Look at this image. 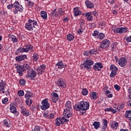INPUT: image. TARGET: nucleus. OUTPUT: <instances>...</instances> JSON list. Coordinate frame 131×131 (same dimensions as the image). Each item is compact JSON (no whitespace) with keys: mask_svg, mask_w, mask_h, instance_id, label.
Here are the masks:
<instances>
[{"mask_svg":"<svg viewBox=\"0 0 131 131\" xmlns=\"http://www.w3.org/2000/svg\"><path fill=\"white\" fill-rule=\"evenodd\" d=\"M74 108L76 111H86L90 108V104L85 101H81L74 106Z\"/></svg>","mask_w":131,"mask_h":131,"instance_id":"f257e3e1","label":"nucleus"},{"mask_svg":"<svg viewBox=\"0 0 131 131\" xmlns=\"http://www.w3.org/2000/svg\"><path fill=\"white\" fill-rule=\"evenodd\" d=\"M38 26H37V21L34 19H29L28 20V23L25 25L26 29L29 31H31L33 30L34 28H37Z\"/></svg>","mask_w":131,"mask_h":131,"instance_id":"f03ea898","label":"nucleus"},{"mask_svg":"<svg viewBox=\"0 0 131 131\" xmlns=\"http://www.w3.org/2000/svg\"><path fill=\"white\" fill-rule=\"evenodd\" d=\"M94 64V61L92 60L86 59L84 61L83 63L80 65L81 69L84 68V69H91V67Z\"/></svg>","mask_w":131,"mask_h":131,"instance_id":"7ed1b4c3","label":"nucleus"},{"mask_svg":"<svg viewBox=\"0 0 131 131\" xmlns=\"http://www.w3.org/2000/svg\"><path fill=\"white\" fill-rule=\"evenodd\" d=\"M110 70H111V73L110 74V77L113 78L115 77L116 74H117V71H118V68L115 66L114 64H112L110 66Z\"/></svg>","mask_w":131,"mask_h":131,"instance_id":"20e7f679","label":"nucleus"},{"mask_svg":"<svg viewBox=\"0 0 131 131\" xmlns=\"http://www.w3.org/2000/svg\"><path fill=\"white\" fill-rule=\"evenodd\" d=\"M110 46V41L107 39H104V40L102 41L100 43L99 48L101 49H107V48H109Z\"/></svg>","mask_w":131,"mask_h":131,"instance_id":"39448f33","label":"nucleus"},{"mask_svg":"<svg viewBox=\"0 0 131 131\" xmlns=\"http://www.w3.org/2000/svg\"><path fill=\"white\" fill-rule=\"evenodd\" d=\"M63 116L66 118H70L72 116V112L71 111V107H67L64 109L63 112Z\"/></svg>","mask_w":131,"mask_h":131,"instance_id":"423d86ee","label":"nucleus"},{"mask_svg":"<svg viewBox=\"0 0 131 131\" xmlns=\"http://www.w3.org/2000/svg\"><path fill=\"white\" fill-rule=\"evenodd\" d=\"M41 105V108L42 110L46 111L50 108V103H49V101L47 99L42 100Z\"/></svg>","mask_w":131,"mask_h":131,"instance_id":"0eeeda50","label":"nucleus"},{"mask_svg":"<svg viewBox=\"0 0 131 131\" xmlns=\"http://www.w3.org/2000/svg\"><path fill=\"white\" fill-rule=\"evenodd\" d=\"M27 73L28 76H26V77H31L32 80H33L34 79V77L36 76V72L31 69L27 71Z\"/></svg>","mask_w":131,"mask_h":131,"instance_id":"6e6552de","label":"nucleus"},{"mask_svg":"<svg viewBox=\"0 0 131 131\" xmlns=\"http://www.w3.org/2000/svg\"><path fill=\"white\" fill-rule=\"evenodd\" d=\"M126 31H127V28H117L114 29V32L115 33H119L120 34H121L122 33H124Z\"/></svg>","mask_w":131,"mask_h":131,"instance_id":"1a4fd4ad","label":"nucleus"},{"mask_svg":"<svg viewBox=\"0 0 131 131\" xmlns=\"http://www.w3.org/2000/svg\"><path fill=\"white\" fill-rule=\"evenodd\" d=\"M20 109L21 110V113H22L24 116H25L26 117H28V116H29V115H30V112L27 110L26 108H25L24 106H21Z\"/></svg>","mask_w":131,"mask_h":131,"instance_id":"9d476101","label":"nucleus"},{"mask_svg":"<svg viewBox=\"0 0 131 131\" xmlns=\"http://www.w3.org/2000/svg\"><path fill=\"white\" fill-rule=\"evenodd\" d=\"M56 84L58 86H61V88H63L65 89L66 88V83L63 81V79L60 78L57 81H56Z\"/></svg>","mask_w":131,"mask_h":131,"instance_id":"9b49d317","label":"nucleus"},{"mask_svg":"<svg viewBox=\"0 0 131 131\" xmlns=\"http://www.w3.org/2000/svg\"><path fill=\"white\" fill-rule=\"evenodd\" d=\"M126 63H127V59L125 57L121 58L119 60V64L121 67H124L126 66Z\"/></svg>","mask_w":131,"mask_h":131,"instance_id":"f8f14e48","label":"nucleus"},{"mask_svg":"<svg viewBox=\"0 0 131 131\" xmlns=\"http://www.w3.org/2000/svg\"><path fill=\"white\" fill-rule=\"evenodd\" d=\"M46 70V66L45 64L41 65L37 69L38 74H42Z\"/></svg>","mask_w":131,"mask_h":131,"instance_id":"ddd939ff","label":"nucleus"},{"mask_svg":"<svg viewBox=\"0 0 131 131\" xmlns=\"http://www.w3.org/2000/svg\"><path fill=\"white\" fill-rule=\"evenodd\" d=\"M16 68H17V72L18 73L19 76H22L23 75V72L25 71L23 66H17Z\"/></svg>","mask_w":131,"mask_h":131,"instance_id":"4468645a","label":"nucleus"},{"mask_svg":"<svg viewBox=\"0 0 131 131\" xmlns=\"http://www.w3.org/2000/svg\"><path fill=\"white\" fill-rule=\"evenodd\" d=\"M52 96V101L53 103H57V101L59 100V95L58 94L53 92L51 94Z\"/></svg>","mask_w":131,"mask_h":131,"instance_id":"2eb2a0df","label":"nucleus"},{"mask_svg":"<svg viewBox=\"0 0 131 131\" xmlns=\"http://www.w3.org/2000/svg\"><path fill=\"white\" fill-rule=\"evenodd\" d=\"M14 8L18 10L19 12H22L23 11V6L19 4V2H15L14 3Z\"/></svg>","mask_w":131,"mask_h":131,"instance_id":"dca6fc26","label":"nucleus"},{"mask_svg":"<svg viewBox=\"0 0 131 131\" xmlns=\"http://www.w3.org/2000/svg\"><path fill=\"white\" fill-rule=\"evenodd\" d=\"M102 68H103V65L100 62L95 63L94 66V69L96 71H100Z\"/></svg>","mask_w":131,"mask_h":131,"instance_id":"f3484780","label":"nucleus"},{"mask_svg":"<svg viewBox=\"0 0 131 131\" xmlns=\"http://www.w3.org/2000/svg\"><path fill=\"white\" fill-rule=\"evenodd\" d=\"M27 58V56L26 55H21L19 56H16L15 57V60L17 62H21V61H23V60H25Z\"/></svg>","mask_w":131,"mask_h":131,"instance_id":"a211bd4d","label":"nucleus"},{"mask_svg":"<svg viewBox=\"0 0 131 131\" xmlns=\"http://www.w3.org/2000/svg\"><path fill=\"white\" fill-rule=\"evenodd\" d=\"M10 110L12 113H17V108H16V104L11 103L10 105Z\"/></svg>","mask_w":131,"mask_h":131,"instance_id":"6ab92c4d","label":"nucleus"},{"mask_svg":"<svg viewBox=\"0 0 131 131\" xmlns=\"http://www.w3.org/2000/svg\"><path fill=\"white\" fill-rule=\"evenodd\" d=\"M81 14V11L79 10L78 8L76 7L74 8V15L75 17H77V16H79Z\"/></svg>","mask_w":131,"mask_h":131,"instance_id":"aec40b11","label":"nucleus"},{"mask_svg":"<svg viewBox=\"0 0 131 131\" xmlns=\"http://www.w3.org/2000/svg\"><path fill=\"white\" fill-rule=\"evenodd\" d=\"M85 4L87 8H88V9H92V8H94V4H93L92 3V2L89 0L86 1L85 2Z\"/></svg>","mask_w":131,"mask_h":131,"instance_id":"412c9836","label":"nucleus"},{"mask_svg":"<svg viewBox=\"0 0 131 131\" xmlns=\"http://www.w3.org/2000/svg\"><path fill=\"white\" fill-rule=\"evenodd\" d=\"M90 98L93 99V100H97L98 99V94L96 92H92L90 94Z\"/></svg>","mask_w":131,"mask_h":131,"instance_id":"4be33fe9","label":"nucleus"},{"mask_svg":"<svg viewBox=\"0 0 131 131\" xmlns=\"http://www.w3.org/2000/svg\"><path fill=\"white\" fill-rule=\"evenodd\" d=\"M85 17L87 18L88 21H92L93 20V16H92V13L88 12L85 14Z\"/></svg>","mask_w":131,"mask_h":131,"instance_id":"5701e85b","label":"nucleus"},{"mask_svg":"<svg viewBox=\"0 0 131 131\" xmlns=\"http://www.w3.org/2000/svg\"><path fill=\"white\" fill-rule=\"evenodd\" d=\"M56 66L58 67V68H59V69H62V68H64V67H66V65H64V63L62 61H59L56 64Z\"/></svg>","mask_w":131,"mask_h":131,"instance_id":"b1692460","label":"nucleus"},{"mask_svg":"<svg viewBox=\"0 0 131 131\" xmlns=\"http://www.w3.org/2000/svg\"><path fill=\"white\" fill-rule=\"evenodd\" d=\"M105 112H112V113H113V114H115V113H116V112H117V111H116V110L112 108V107H110V108H106L104 110Z\"/></svg>","mask_w":131,"mask_h":131,"instance_id":"393cba45","label":"nucleus"},{"mask_svg":"<svg viewBox=\"0 0 131 131\" xmlns=\"http://www.w3.org/2000/svg\"><path fill=\"white\" fill-rule=\"evenodd\" d=\"M17 51L19 53H28V50H27L25 48H22V47L18 48L17 49Z\"/></svg>","mask_w":131,"mask_h":131,"instance_id":"a878e982","label":"nucleus"},{"mask_svg":"<svg viewBox=\"0 0 131 131\" xmlns=\"http://www.w3.org/2000/svg\"><path fill=\"white\" fill-rule=\"evenodd\" d=\"M4 125L7 127H11V122L9 120L5 119L4 120Z\"/></svg>","mask_w":131,"mask_h":131,"instance_id":"bb28decb","label":"nucleus"},{"mask_svg":"<svg viewBox=\"0 0 131 131\" xmlns=\"http://www.w3.org/2000/svg\"><path fill=\"white\" fill-rule=\"evenodd\" d=\"M103 126H102V130L105 131V129L107 128V125H108V121L106 119H103Z\"/></svg>","mask_w":131,"mask_h":131,"instance_id":"cd10ccee","label":"nucleus"},{"mask_svg":"<svg viewBox=\"0 0 131 131\" xmlns=\"http://www.w3.org/2000/svg\"><path fill=\"white\" fill-rule=\"evenodd\" d=\"M5 86H6V82L2 80L0 82V91H4Z\"/></svg>","mask_w":131,"mask_h":131,"instance_id":"c85d7f7f","label":"nucleus"},{"mask_svg":"<svg viewBox=\"0 0 131 131\" xmlns=\"http://www.w3.org/2000/svg\"><path fill=\"white\" fill-rule=\"evenodd\" d=\"M40 15L43 19H47V18H48V14L47 13V12L45 11H41L40 12Z\"/></svg>","mask_w":131,"mask_h":131,"instance_id":"c756f323","label":"nucleus"},{"mask_svg":"<svg viewBox=\"0 0 131 131\" xmlns=\"http://www.w3.org/2000/svg\"><path fill=\"white\" fill-rule=\"evenodd\" d=\"M32 97V93L30 91H26V94L25 95L26 99H29Z\"/></svg>","mask_w":131,"mask_h":131,"instance_id":"7c9ffc66","label":"nucleus"},{"mask_svg":"<svg viewBox=\"0 0 131 131\" xmlns=\"http://www.w3.org/2000/svg\"><path fill=\"white\" fill-rule=\"evenodd\" d=\"M125 118H129V119H131V111H126V113L125 114Z\"/></svg>","mask_w":131,"mask_h":131,"instance_id":"2f4dec72","label":"nucleus"},{"mask_svg":"<svg viewBox=\"0 0 131 131\" xmlns=\"http://www.w3.org/2000/svg\"><path fill=\"white\" fill-rule=\"evenodd\" d=\"M117 126H118V122H114L111 124V127L113 128V129H117Z\"/></svg>","mask_w":131,"mask_h":131,"instance_id":"473e14b6","label":"nucleus"},{"mask_svg":"<svg viewBox=\"0 0 131 131\" xmlns=\"http://www.w3.org/2000/svg\"><path fill=\"white\" fill-rule=\"evenodd\" d=\"M93 126H94V128L95 129H98L100 127V122H97L95 121L94 123L93 124Z\"/></svg>","mask_w":131,"mask_h":131,"instance_id":"72a5a7b5","label":"nucleus"},{"mask_svg":"<svg viewBox=\"0 0 131 131\" xmlns=\"http://www.w3.org/2000/svg\"><path fill=\"white\" fill-rule=\"evenodd\" d=\"M67 38L68 40L71 41V40H73V39H74V36L71 34H69L67 36Z\"/></svg>","mask_w":131,"mask_h":131,"instance_id":"f704fd0d","label":"nucleus"},{"mask_svg":"<svg viewBox=\"0 0 131 131\" xmlns=\"http://www.w3.org/2000/svg\"><path fill=\"white\" fill-rule=\"evenodd\" d=\"M9 37H10L11 38V40L13 41V42H17V41H18V38H17V37H16V36H12V35L9 34Z\"/></svg>","mask_w":131,"mask_h":131,"instance_id":"c9c22d12","label":"nucleus"},{"mask_svg":"<svg viewBox=\"0 0 131 131\" xmlns=\"http://www.w3.org/2000/svg\"><path fill=\"white\" fill-rule=\"evenodd\" d=\"M25 48V49L27 50L28 53L29 52V50L33 49V46H31L30 44H26Z\"/></svg>","mask_w":131,"mask_h":131,"instance_id":"e433bc0d","label":"nucleus"},{"mask_svg":"<svg viewBox=\"0 0 131 131\" xmlns=\"http://www.w3.org/2000/svg\"><path fill=\"white\" fill-rule=\"evenodd\" d=\"M61 124L63 123V122H62L60 119H56L55 120V124L57 126H60V125H61Z\"/></svg>","mask_w":131,"mask_h":131,"instance_id":"4c0bfd02","label":"nucleus"},{"mask_svg":"<svg viewBox=\"0 0 131 131\" xmlns=\"http://www.w3.org/2000/svg\"><path fill=\"white\" fill-rule=\"evenodd\" d=\"M38 54H37V53H34L33 55V61H35L36 62V61H37L38 60Z\"/></svg>","mask_w":131,"mask_h":131,"instance_id":"58836bf2","label":"nucleus"},{"mask_svg":"<svg viewBox=\"0 0 131 131\" xmlns=\"http://www.w3.org/2000/svg\"><path fill=\"white\" fill-rule=\"evenodd\" d=\"M23 69H24V71H25V70H27L28 71V70H30V67H29V65L27 64H25L23 66Z\"/></svg>","mask_w":131,"mask_h":131,"instance_id":"ea45409f","label":"nucleus"},{"mask_svg":"<svg viewBox=\"0 0 131 131\" xmlns=\"http://www.w3.org/2000/svg\"><path fill=\"white\" fill-rule=\"evenodd\" d=\"M57 11V9H54L53 11H52L51 13L50 14L51 16H55V17H58V13H57V11Z\"/></svg>","mask_w":131,"mask_h":131,"instance_id":"a19ab883","label":"nucleus"},{"mask_svg":"<svg viewBox=\"0 0 131 131\" xmlns=\"http://www.w3.org/2000/svg\"><path fill=\"white\" fill-rule=\"evenodd\" d=\"M98 38H99V39L101 40L104 39V38H105V35L102 33H100L98 36Z\"/></svg>","mask_w":131,"mask_h":131,"instance_id":"79ce46f5","label":"nucleus"},{"mask_svg":"<svg viewBox=\"0 0 131 131\" xmlns=\"http://www.w3.org/2000/svg\"><path fill=\"white\" fill-rule=\"evenodd\" d=\"M89 52L90 53V55H97V54H98V52L95 49H92Z\"/></svg>","mask_w":131,"mask_h":131,"instance_id":"37998d69","label":"nucleus"},{"mask_svg":"<svg viewBox=\"0 0 131 131\" xmlns=\"http://www.w3.org/2000/svg\"><path fill=\"white\" fill-rule=\"evenodd\" d=\"M82 94L83 96H86V95L89 94V91H88V89H83L82 91Z\"/></svg>","mask_w":131,"mask_h":131,"instance_id":"c03bdc74","label":"nucleus"},{"mask_svg":"<svg viewBox=\"0 0 131 131\" xmlns=\"http://www.w3.org/2000/svg\"><path fill=\"white\" fill-rule=\"evenodd\" d=\"M25 83H26V81L24 79H21L19 80V84L25 85Z\"/></svg>","mask_w":131,"mask_h":131,"instance_id":"a18cd8bd","label":"nucleus"},{"mask_svg":"<svg viewBox=\"0 0 131 131\" xmlns=\"http://www.w3.org/2000/svg\"><path fill=\"white\" fill-rule=\"evenodd\" d=\"M18 95L19 97H23L24 96V91L23 90H19L18 92Z\"/></svg>","mask_w":131,"mask_h":131,"instance_id":"49530a36","label":"nucleus"},{"mask_svg":"<svg viewBox=\"0 0 131 131\" xmlns=\"http://www.w3.org/2000/svg\"><path fill=\"white\" fill-rule=\"evenodd\" d=\"M32 131H40V127L36 126L34 128L32 129Z\"/></svg>","mask_w":131,"mask_h":131,"instance_id":"de8ad7c7","label":"nucleus"},{"mask_svg":"<svg viewBox=\"0 0 131 131\" xmlns=\"http://www.w3.org/2000/svg\"><path fill=\"white\" fill-rule=\"evenodd\" d=\"M13 8H15V3L7 6V9H9V10H11V9Z\"/></svg>","mask_w":131,"mask_h":131,"instance_id":"09e8293b","label":"nucleus"},{"mask_svg":"<svg viewBox=\"0 0 131 131\" xmlns=\"http://www.w3.org/2000/svg\"><path fill=\"white\" fill-rule=\"evenodd\" d=\"M8 101H9L8 98L6 97L2 99V103L3 104H7V103L8 102Z\"/></svg>","mask_w":131,"mask_h":131,"instance_id":"8fccbe9b","label":"nucleus"},{"mask_svg":"<svg viewBox=\"0 0 131 131\" xmlns=\"http://www.w3.org/2000/svg\"><path fill=\"white\" fill-rule=\"evenodd\" d=\"M71 104V102H70V101H67L66 103L65 106L66 107H68V108H71V106H70Z\"/></svg>","mask_w":131,"mask_h":131,"instance_id":"3c124183","label":"nucleus"},{"mask_svg":"<svg viewBox=\"0 0 131 131\" xmlns=\"http://www.w3.org/2000/svg\"><path fill=\"white\" fill-rule=\"evenodd\" d=\"M78 32L80 34H82V33L83 32V28H82V27H80V29Z\"/></svg>","mask_w":131,"mask_h":131,"instance_id":"603ef678","label":"nucleus"},{"mask_svg":"<svg viewBox=\"0 0 131 131\" xmlns=\"http://www.w3.org/2000/svg\"><path fill=\"white\" fill-rule=\"evenodd\" d=\"M114 88H115V90H116V91L120 90V86H119V85H118L117 84L114 85Z\"/></svg>","mask_w":131,"mask_h":131,"instance_id":"864d4df0","label":"nucleus"},{"mask_svg":"<svg viewBox=\"0 0 131 131\" xmlns=\"http://www.w3.org/2000/svg\"><path fill=\"white\" fill-rule=\"evenodd\" d=\"M54 116H55V115L53 113H51L49 116V119H53V118H54Z\"/></svg>","mask_w":131,"mask_h":131,"instance_id":"5fc2aeb1","label":"nucleus"},{"mask_svg":"<svg viewBox=\"0 0 131 131\" xmlns=\"http://www.w3.org/2000/svg\"><path fill=\"white\" fill-rule=\"evenodd\" d=\"M43 117H45V118H49V113H45L43 114Z\"/></svg>","mask_w":131,"mask_h":131,"instance_id":"6e6d98bb","label":"nucleus"},{"mask_svg":"<svg viewBox=\"0 0 131 131\" xmlns=\"http://www.w3.org/2000/svg\"><path fill=\"white\" fill-rule=\"evenodd\" d=\"M98 33H99L98 31H95L94 33L92 34V35L93 36H97V35H98Z\"/></svg>","mask_w":131,"mask_h":131,"instance_id":"4d7b16f0","label":"nucleus"},{"mask_svg":"<svg viewBox=\"0 0 131 131\" xmlns=\"http://www.w3.org/2000/svg\"><path fill=\"white\" fill-rule=\"evenodd\" d=\"M84 22H85L84 20H83L79 23L80 27H82V26H83V25H84Z\"/></svg>","mask_w":131,"mask_h":131,"instance_id":"13d9d810","label":"nucleus"},{"mask_svg":"<svg viewBox=\"0 0 131 131\" xmlns=\"http://www.w3.org/2000/svg\"><path fill=\"white\" fill-rule=\"evenodd\" d=\"M84 56H89V55H90V51H85L83 53Z\"/></svg>","mask_w":131,"mask_h":131,"instance_id":"bf43d9fd","label":"nucleus"},{"mask_svg":"<svg viewBox=\"0 0 131 131\" xmlns=\"http://www.w3.org/2000/svg\"><path fill=\"white\" fill-rule=\"evenodd\" d=\"M27 99L26 100V104H27L28 105H30L29 104L30 101H29V98H27Z\"/></svg>","mask_w":131,"mask_h":131,"instance_id":"052dcab7","label":"nucleus"},{"mask_svg":"<svg viewBox=\"0 0 131 131\" xmlns=\"http://www.w3.org/2000/svg\"><path fill=\"white\" fill-rule=\"evenodd\" d=\"M92 14L94 15V16H95V17H96V16H98V12H97L96 11H93L92 12Z\"/></svg>","mask_w":131,"mask_h":131,"instance_id":"680f3d73","label":"nucleus"},{"mask_svg":"<svg viewBox=\"0 0 131 131\" xmlns=\"http://www.w3.org/2000/svg\"><path fill=\"white\" fill-rule=\"evenodd\" d=\"M58 13L60 14H63V11L62 10V8H59L58 9Z\"/></svg>","mask_w":131,"mask_h":131,"instance_id":"e2e57ef3","label":"nucleus"},{"mask_svg":"<svg viewBox=\"0 0 131 131\" xmlns=\"http://www.w3.org/2000/svg\"><path fill=\"white\" fill-rule=\"evenodd\" d=\"M123 107H124V105L123 104H120V106H119V107L121 110H122L123 109Z\"/></svg>","mask_w":131,"mask_h":131,"instance_id":"0e129e2a","label":"nucleus"},{"mask_svg":"<svg viewBox=\"0 0 131 131\" xmlns=\"http://www.w3.org/2000/svg\"><path fill=\"white\" fill-rule=\"evenodd\" d=\"M28 5H29V6L32 7V6H33V5H34V3H32V2H31L30 1V2L28 3Z\"/></svg>","mask_w":131,"mask_h":131,"instance_id":"69168bd1","label":"nucleus"},{"mask_svg":"<svg viewBox=\"0 0 131 131\" xmlns=\"http://www.w3.org/2000/svg\"><path fill=\"white\" fill-rule=\"evenodd\" d=\"M69 18L68 17H66V18H64L63 19V21L64 22H67V21H69Z\"/></svg>","mask_w":131,"mask_h":131,"instance_id":"338daca9","label":"nucleus"},{"mask_svg":"<svg viewBox=\"0 0 131 131\" xmlns=\"http://www.w3.org/2000/svg\"><path fill=\"white\" fill-rule=\"evenodd\" d=\"M114 2H115L114 0H108V3L110 4H114Z\"/></svg>","mask_w":131,"mask_h":131,"instance_id":"774afa93","label":"nucleus"}]
</instances>
